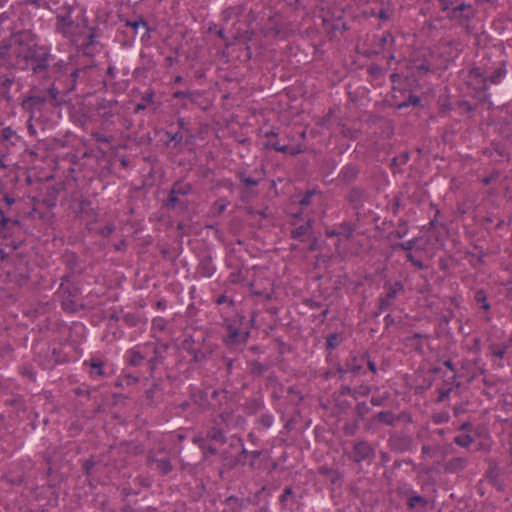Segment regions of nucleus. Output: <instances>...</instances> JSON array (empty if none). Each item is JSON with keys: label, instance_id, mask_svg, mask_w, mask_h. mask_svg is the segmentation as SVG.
Wrapping results in <instances>:
<instances>
[{"label": "nucleus", "instance_id": "nucleus-6", "mask_svg": "<svg viewBox=\"0 0 512 512\" xmlns=\"http://www.w3.org/2000/svg\"><path fill=\"white\" fill-rule=\"evenodd\" d=\"M159 468H161V470L164 472V473H167L170 471L171 469V466L170 464L167 462V461H159Z\"/></svg>", "mask_w": 512, "mask_h": 512}, {"label": "nucleus", "instance_id": "nucleus-1", "mask_svg": "<svg viewBox=\"0 0 512 512\" xmlns=\"http://www.w3.org/2000/svg\"><path fill=\"white\" fill-rule=\"evenodd\" d=\"M73 11H74V5L67 6L66 12L64 14L58 15V19H59L58 28L62 31V33L65 36L72 37L73 41L75 43H78L79 42L78 39H76L74 36V28H75L74 21L70 17L71 12H73Z\"/></svg>", "mask_w": 512, "mask_h": 512}, {"label": "nucleus", "instance_id": "nucleus-13", "mask_svg": "<svg viewBox=\"0 0 512 512\" xmlns=\"http://www.w3.org/2000/svg\"><path fill=\"white\" fill-rule=\"evenodd\" d=\"M245 183H246L247 185H255V184H256V182H255V181H253V180H251V179H249V178L245 179Z\"/></svg>", "mask_w": 512, "mask_h": 512}, {"label": "nucleus", "instance_id": "nucleus-14", "mask_svg": "<svg viewBox=\"0 0 512 512\" xmlns=\"http://www.w3.org/2000/svg\"><path fill=\"white\" fill-rule=\"evenodd\" d=\"M380 17L383 18V19H386V18H388V15H386L384 12H382L380 14Z\"/></svg>", "mask_w": 512, "mask_h": 512}, {"label": "nucleus", "instance_id": "nucleus-7", "mask_svg": "<svg viewBox=\"0 0 512 512\" xmlns=\"http://www.w3.org/2000/svg\"><path fill=\"white\" fill-rule=\"evenodd\" d=\"M338 343H339V339L336 335H333L328 339V346L331 348L337 346Z\"/></svg>", "mask_w": 512, "mask_h": 512}, {"label": "nucleus", "instance_id": "nucleus-8", "mask_svg": "<svg viewBox=\"0 0 512 512\" xmlns=\"http://www.w3.org/2000/svg\"><path fill=\"white\" fill-rule=\"evenodd\" d=\"M312 195H314V192H313V191L308 192V193H307V195H306L304 198H302V199L300 200V204H301V205H308V204L310 203L309 199H310V197H311Z\"/></svg>", "mask_w": 512, "mask_h": 512}, {"label": "nucleus", "instance_id": "nucleus-10", "mask_svg": "<svg viewBox=\"0 0 512 512\" xmlns=\"http://www.w3.org/2000/svg\"><path fill=\"white\" fill-rule=\"evenodd\" d=\"M140 25L144 26L145 23L143 21L131 23V26L135 29H137Z\"/></svg>", "mask_w": 512, "mask_h": 512}, {"label": "nucleus", "instance_id": "nucleus-16", "mask_svg": "<svg viewBox=\"0 0 512 512\" xmlns=\"http://www.w3.org/2000/svg\"><path fill=\"white\" fill-rule=\"evenodd\" d=\"M443 9H444V10H449V9H450V7H448V6H444V8H443Z\"/></svg>", "mask_w": 512, "mask_h": 512}, {"label": "nucleus", "instance_id": "nucleus-9", "mask_svg": "<svg viewBox=\"0 0 512 512\" xmlns=\"http://www.w3.org/2000/svg\"><path fill=\"white\" fill-rule=\"evenodd\" d=\"M421 498L420 497H414V498H411L410 501H409V505L411 507H414L417 503L421 502Z\"/></svg>", "mask_w": 512, "mask_h": 512}, {"label": "nucleus", "instance_id": "nucleus-4", "mask_svg": "<svg viewBox=\"0 0 512 512\" xmlns=\"http://www.w3.org/2000/svg\"><path fill=\"white\" fill-rule=\"evenodd\" d=\"M457 444L467 447L472 442L471 438L468 435L459 436L456 438Z\"/></svg>", "mask_w": 512, "mask_h": 512}, {"label": "nucleus", "instance_id": "nucleus-3", "mask_svg": "<svg viewBox=\"0 0 512 512\" xmlns=\"http://www.w3.org/2000/svg\"><path fill=\"white\" fill-rule=\"evenodd\" d=\"M356 450L361 454L362 458L368 457L371 452L369 446H367L366 444H359L356 447Z\"/></svg>", "mask_w": 512, "mask_h": 512}, {"label": "nucleus", "instance_id": "nucleus-15", "mask_svg": "<svg viewBox=\"0 0 512 512\" xmlns=\"http://www.w3.org/2000/svg\"><path fill=\"white\" fill-rule=\"evenodd\" d=\"M369 367H370V369H371V370H374V369H375L374 365H373V364H371V363L369 364Z\"/></svg>", "mask_w": 512, "mask_h": 512}, {"label": "nucleus", "instance_id": "nucleus-5", "mask_svg": "<svg viewBox=\"0 0 512 512\" xmlns=\"http://www.w3.org/2000/svg\"><path fill=\"white\" fill-rule=\"evenodd\" d=\"M91 374L95 377H99L103 374L100 364L93 363L91 367Z\"/></svg>", "mask_w": 512, "mask_h": 512}, {"label": "nucleus", "instance_id": "nucleus-2", "mask_svg": "<svg viewBox=\"0 0 512 512\" xmlns=\"http://www.w3.org/2000/svg\"><path fill=\"white\" fill-rule=\"evenodd\" d=\"M450 4H451V6H452V7H451L452 12H451V13H450V12H448L447 16H448V17H451V18H453V19H457V18H459V17H460V14H461L462 12L466 11V10L469 8V6H468V5H466V4H465V3H463V2H461V3H460V2H450Z\"/></svg>", "mask_w": 512, "mask_h": 512}, {"label": "nucleus", "instance_id": "nucleus-12", "mask_svg": "<svg viewBox=\"0 0 512 512\" xmlns=\"http://www.w3.org/2000/svg\"><path fill=\"white\" fill-rule=\"evenodd\" d=\"M476 298H477V301H478V302L484 301V295H483V293H481V292L477 293Z\"/></svg>", "mask_w": 512, "mask_h": 512}, {"label": "nucleus", "instance_id": "nucleus-11", "mask_svg": "<svg viewBox=\"0 0 512 512\" xmlns=\"http://www.w3.org/2000/svg\"><path fill=\"white\" fill-rule=\"evenodd\" d=\"M505 351L503 349H499L494 352V354L498 357H502L504 355Z\"/></svg>", "mask_w": 512, "mask_h": 512}]
</instances>
